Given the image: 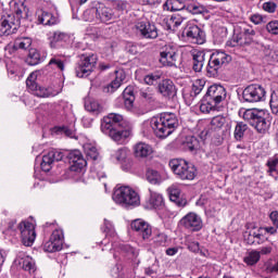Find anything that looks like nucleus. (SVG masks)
<instances>
[{
	"mask_svg": "<svg viewBox=\"0 0 278 278\" xmlns=\"http://www.w3.org/2000/svg\"><path fill=\"white\" fill-rule=\"evenodd\" d=\"M18 29V21L14 15H3L0 18V36H10L16 34Z\"/></svg>",
	"mask_w": 278,
	"mask_h": 278,
	"instance_id": "17",
	"label": "nucleus"
},
{
	"mask_svg": "<svg viewBox=\"0 0 278 278\" xmlns=\"http://www.w3.org/2000/svg\"><path fill=\"white\" fill-rule=\"evenodd\" d=\"M122 251H124V253H127V255L132 260L138 256V250L129 244L122 245Z\"/></svg>",
	"mask_w": 278,
	"mask_h": 278,
	"instance_id": "55",
	"label": "nucleus"
},
{
	"mask_svg": "<svg viewBox=\"0 0 278 278\" xmlns=\"http://www.w3.org/2000/svg\"><path fill=\"white\" fill-rule=\"evenodd\" d=\"M115 9L118 10V12H125V10H127V2L123 0L116 1Z\"/></svg>",
	"mask_w": 278,
	"mask_h": 278,
	"instance_id": "63",
	"label": "nucleus"
},
{
	"mask_svg": "<svg viewBox=\"0 0 278 278\" xmlns=\"http://www.w3.org/2000/svg\"><path fill=\"white\" fill-rule=\"evenodd\" d=\"M101 131L105 134V136H110L114 142H118L123 144L129 136H131L130 128H118V126L114 122H110L108 125L105 123V116L101 123Z\"/></svg>",
	"mask_w": 278,
	"mask_h": 278,
	"instance_id": "6",
	"label": "nucleus"
},
{
	"mask_svg": "<svg viewBox=\"0 0 278 278\" xmlns=\"http://www.w3.org/2000/svg\"><path fill=\"white\" fill-rule=\"evenodd\" d=\"M168 240V237L163 233L160 232L154 237V242L155 244H157L159 247H162V244H166V241Z\"/></svg>",
	"mask_w": 278,
	"mask_h": 278,
	"instance_id": "58",
	"label": "nucleus"
},
{
	"mask_svg": "<svg viewBox=\"0 0 278 278\" xmlns=\"http://www.w3.org/2000/svg\"><path fill=\"white\" fill-rule=\"evenodd\" d=\"M186 21L185 17L180 16L179 14H175L169 20V25H172L173 29H177Z\"/></svg>",
	"mask_w": 278,
	"mask_h": 278,
	"instance_id": "53",
	"label": "nucleus"
},
{
	"mask_svg": "<svg viewBox=\"0 0 278 278\" xmlns=\"http://www.w3.org/2000/svg\"><path fill=\"white\" fill-rule=\"evenodd\" d=\"M68 39V35L66 33L55 31L52 37V41L50 42L51 47H55L54 42H63Z\"/></svg>",
	"mask_w": 278,
	"mask_h": 278,
	"instance_id": "52",
	"label": "nucleus"
},
{
	"mask_svg": "<svg viewBox=\"0 0 278 278\" xmlns=\"http://www.w3.org/2000/svg\"><path fill=\"white\" fill-rule=\"evenodd\" d=\"M244 240L247 244H250V245L255 244V231L245 232Z\"/></svg>",
	"mask_w": 278,
	"mask_h": 278,
	"instance_id": "60",
	"label": "nucleus"
},
{
	"mask_svg": "<svg viewBox=\"0 0 278 278\" xmlns=\"http://www.w3.org/2000/svg\"><path fill=\"white\" fill-rule=\"evenodd\" d=\"M126 51L128 53H130L131 55H136V53H138V46H136V43L131 42V41H127L126 42V47H125Z\"/></svg>",
	"mask_w": 278,
	"mask_h": 278,
	"instance_id": "59",
	"label": "nucleus"
},
{
	"mask_svg": "<svg viewBox=\"0 0 278 278\" xmlns=\"http://www.w3.org/2000/svg\"><path fill=\"white\" fill-rule=\"evenodd\" d=\"M83 18L87 23H94V21L110 23V21H114V10L105 3L93 1L90 8L83 13Z\"/></svg>",
	"mask_w": 278,
	"mask_h": 278,
	"instance_id": "2",
	"label": "nucleus"
},
{
	"mask_svg": "<svg viewBox=\"0 0 278 278\" xmlns=\"http://www.w3.org/2000/svg\"><path fill=\"white\" fill-rule=\"evenodd\" d=\"M169 200L176 203L177 207H186L188 205V200L181 198V189L177 185H173L168 188Z\"/></svg>",
	"mask_w": 278,
	"mask_h": 278,
	"instance_id": "27",
	"label": "nucleus"
},
{
	"mask_svg": "<svg viewBox=\"0 0 278 278\" xmlns=\"http://www.w3.org/2000/svg\"><path fill=\"white\" fill-rule=\"evenodd\" d=\"M186 5L181 0H167L163 4V10H167V12H181V10H186Z\"/></svg>",
	"mask_w": 278,
	"mask_h": 278,
	"instance_id": "30",
	"label": "nucleus"
},
{
	"mask_svg": "<svg viewBox=\"0 0 278 278\" xmlns=\"http://www.w3.org/2000/svg\"><path fill=\"white\" fill-rule=\"evenodd\" d=\"M205 88V79H197L191 87V90L189 92L184 93V99L187 103V105H192L194 103V99L203 92V89Z\"/></svg>",
	"mask_w": 278,
	"mask_h": 278,
	"instance_id": "22",
	"label": "nucleus"
},
{
	"mask_svg": "<svg viewBox=\"0 0 278 278\" xmlns=\"http://www.w3.org/2000/svg\"><path fill=\"white\" fill-rule=\"evenodd\" d=\"M49 66H51L53 68H58L59 71H64L65 62L62 59H60V56H53L49 61Z\"/></svg>",
	"mask_w": 278,
	"mask_h": 278,
	"instance_id": "48",
	"label": "nucleus"
},
{
	"mask_svg": "<svg viewBox=\"0 0 278 278\" xmlns=\"http://www.w3.org/2000/svg\"><path fill=\"white\" fill-rule=\"evenodd\" d=\"M185 10L190 14H203V12H205V8L194 1L187 3Z\"/></svg>",
	"mask_w": 278,
	"mask_h": 278,
	"instance_id": "37",
	"label": "nucleus"
},
{
	"mask_svg": "<svg viewBox=\"0 0 278 278\" xmlns=\"http://www.w3.org/2000/svg\"><path fill=\"white\" fill-rule=\"evenodd\" d=\"M253 37H249L247 35H243L242 33L233 34L231 39L227 41V47H247L249 45H252Z\"/></svg>",
	"mask_w": 278,
	"mask_h": 278,
	"instance_id": "26",
	"label": "nucleus"
},
{
	"mask_svg": "<svg viewBox=\"0 0 278 278\" xmlns=\"http://www.w3.org/2000/svg\"><path fill=\"white\" fill-rule=\"evenodd\" d=\"M127 155H129V151L126 148L118 149L114 154L113 157L119 163L127 161Z\"/></svg>",
	"mask_w": 278,
	"mask_h": 278,
	"instance_id": "45",
	"label": "nucleus"
},
{
	"mask_svg": "<svg viewBox=\"0 0 278 278\" xmlns=\"http://www.w3.org/2000/svg\"><path fill=\"white\" fill-rule=\"evenodd\" d=\"M263 10L264 12H268V14H275L277 12V3L273 1L264 2Z\"/></svg>",
	"mask_w": 278,
	"mask_h": 278,
	"instance_id": "56",
	"label": "nucleus"
},
{
	"mask_svg": "<svg viewBox=\"0 0 278 278\" xmlns=\"http://www.w3.org/2000/svg\"><path fill=\"white\" fill-rule=\"evenodd\" d=\"M131 230L137 231L142 240H149L153 236V228L143 219H135L130 224Z\"/></svg>",
	"mask_w": 278,
	"mask_h": 278,
	"instance_id": "21",
	"label": "nucleus"
},
{
	"mask_svg": "<svg viewBox=\"0 0 278 278\" xmlns=\"http://www.w3.org/2000/svg\"><path fill=\"white\" fill-rule=\"evenodd\" d=\"M140 97L146 101H149V103H153L155 101V91L151 88H147L140 91Z\"/></svg>",
	"mask_w": 278,
	"mask_h": 278,
	"instance_id": "46",
	"label": "nucleus"
},
{
	"mask_svg": "<svg viewBox=\"0 0 278 278\" xmlns=\"http://www.w3.org/2000/svg\"><path fill=\"white\" fill-rule=\"evenodd\" d=\"M63 244L64 232L60 229H55L51 233L49 241L43 244V251H46V253H55L62 251Z\"/></svg>",
	"mask_w": 278,
	"mask_h": 278,
	"instance_id": "10",
	"label": "nucleus"
},
{
	"mask_svg": "<svg viewBox=\"0 0 278 278\" xmlns=\"http://www.w3.org/2000/svg\"><path fill=\"white\" fill-rule=\"evenodd\" d=\"M151 153H153V148L144 142H139L134 146L135 157H149Z\"/></svg>",
	"mask_w": 278,
	"mask_h": 278,
	"instance_id": "28",
	"label": "nucleus"
},
{
	"mask_svg": "<svg viewBox=\"0 0 278 278\" xmlns=\"http://www.w3.org/2000/svg\"><path fill=\"white\" fill-rule=\"evenodd\" d=\"M150 205L154 207V210H160L164 207V198L162 194L150 190Z\"/></svg>",
	"mask_w": 278,
	"mask_h": 278,
	"instance_id": "34",
	"label": "nucleus"
},
{
	"mask_svg": "<svg viewBox=\"0 0 278 278\" xmlns=\"http://www.w3.org/2000/svg\"><path fill=\"white\" fill-rule=\"evenodd\" d=\"M147 179L150 184L156 185L160 184V173L154 169L147 170Z\"/></svg>",
	"mask_w": 278,
	"mask_h": 278,
	"instance_id": "49",
	"label": "nucleus"
},
{
	"mask_svg": "<svg viewBox=\"0 0 278 278\" xmlns=\"http://www.w3.org/2000/svg\"><path fill=\"white\" fill-rule=\"evenodd\" d=\"M85 152L86 155L91 160H99V151L97 150V148H94V146H85Z\"/></svg>",
	"mask_w": 278,
	"mask_h": 278,
	"instance_id": "51",
	"label": "nucleus"
},
{
	"mask_svg": "<svg viewBox=\"0 0 278 278\" xmlns=\"http://www.w3.org/2000/svg\"><path fill=\"white\" fill-rule=\"evenodd\" d=\"M260 260H261L260 251L257 250H252L248 252L243 257V262L244 264H247V266H255V264H257Z\"/></svg>",
	"mask_w": 278,
	"mask_h": 278,
	"instance_id": "35",
	"label": "nucleus"
},
{
	"mask_svg": "<svg viewBox=\"0 0 278 278\" xmlns=\"http://www.w3.org/2000/svg\"><path fill=\"white\" fill-rule=\"evenodd\" d=\"M227 99V90L223 85H212L207 88V91L204 96V101H210L215 105L223 103Z\"/></svg>",
	"mask_w": 278,
	"mask_h": 278,
	"instance_id": "11",
	"label": "nucleus"
},
{
	"mask_svg": "<svg viewBox=\"0 0 278 278\" xmlns=\"http://www.w3.org/2000/svg\"><path fill=\"white\" fill-rule=\"evenodd\" d=\"M137 34L148 40H155L157 38V27L147 21L137 22L135 25Z\"/></svg>",
	"mask_w": 278,
	"mask_h": 278,
	"instance_id": "16",
	"label": "nucleus"
},
{
	"mask_svg": "<svg viewBox=\"0 0 278 278\" xmlns=\"http://www.w3.org/2000/svg\"><path fill=\"white\" fill-rule=\"evenodd\" d=\"M182 36H186L193 45H203L205 42V31L195 24H188L182 31Z\"/></svg>",
	"mask_w": 278,
	"mask_h": 278,
	"instance_id": "14",
	"label": "nucleus"
},
{
	"mask_svg": "<svg viewBox=\"0 0 278 278\" xmlns=\"http://www.w3.org/2000/svg\"><path fill=\"white\" fill-rule=\"evenodd\" d=\"M160 79H162V72H154L146 75L143 81L147 86H155Z\"/></svg>",
	"mask_w": 278,
	"mask_h": 278,
	"instance_id": "39",
	"label": "nucleus"
},
{
	"mask_svg": "<svg viewBox=\"0 0 278 278\" xmlns=\"http://www.w3.org/2000/svg\"><path fill=\"white\" fill-rule=\"evenodd\" d=\"M38 23L40 25H55L58 23V17L53 16L50 12L40 11L38 14Z\"/></svg>",
	"mask_w": 278,
	"mask_h": 278,
	"instance_id": "33",
	"label": "nucleus"
},
{
	"mask_svg": "<svg viewBox=\"0 0 278 278\" xmlns=\"http://www.w3.org/2000/svg\"><path fill=\"white\" fill-rule=\"evenodd\" d=\"M56 131L59 134H64V136H67V138L75 137V130L68 126H59V127H56Z\"/></svg>",
	"mask_w": 278,
	"mask_h": 278,
	"instance_id": "54",
	"label": "nucleus"
},
{
	"mask_svg": "<svg viewBox=\"0 0 278 278\" xmlns=\"http://www.w3.org/2000/svg\"><path fill=\"white\" fill-rule=\"evenodd\" d=\"M266 30L268 34H273L274 36H278V21H271L266 25Z\"/></svg>",
	"mask_w": 278,
	"mask_h": 278,
	"instance_id": "57",
	"label": "nucleus"
},
{
	"mask_svg": "<svg viewBox=\"0 0 278 278\" xmlns=\"http://www.w3.org/2000/svg\"><path fill=\"white\" fill-rule=\"evenodd\" d=\"M13 47H14V49L27 50V49H29V47H31V38H29V37L17 38V39H15Z\"/></svg>",
	"mask_w": 278,
	"mask_h": 278,
	"instance_id": "40",
	"label": "nucleus"
},
{
	"mask_svg": "<svg viewBox=\"0 0 278 278\" xmlns=\"http://www.w3.org/2000/svg\"><path fill=\"white\" fill-rule=\"evenodd\" d=\"M151 127L157 138H168L179 127V119L175 113H161L151 118Z\"/></svg>",
	"mask_w": 278,
	"mask_h": 278,
	"instance_id": "1",
	"label": "nucleus"
},
{
	"mask_svg": "<svg viewBox=\"0 0 278 278\" xmlns=\"http://www.w3.org/2000/svg\"><path fill=\"white\" fill-rule=\"evenodd\" d=\"M97 66V55L94 54H81L75 71L78 77H88L90 73Z\"/></svg>",
	"mask_w": 278,
	"mask_h": 278,
	"instance_id": "9",
	"label": "nucleus"
},
{
	"mask_svg": "<svg viewBox=\"0 0 278 278\" xmlns=\"http://www.w3.org/2000/svg\"><path fill=\"white\" fill-rule=\"evenodd\" d=\"M229 62H231V55L223 51H214L210 56L206 67L207 75L211 77H218V71H220L223 66H227Z\"/></svg>",
	"mask_w": 278,
	"mask_h": 278,
	"instance_id": "7",
	"label": "nucleus"
},
{
	"mask_svg": "<svg viewBox=\"0 0 278 278\" xmlns=\"http://www.w3.org/2000/svg\"><path fill=\"white\" fill-rule=\"evenodd\" d=\"M24 247H31L36 241V227L29 222H22L18 225Z\"/></svg>",
	"mask_w": 278,
	"mask_h": 278,
	"instance_id": "13",
	"label": "nucleus"
},
{
	"mask_svg": "<svg viewBox=\"0 0 278 278\" xmlns=\"http://www.w3.org/2000/svg\"><path fill=\"white\" fill-rule=\"evenodd\" d=\"M243 121H247L258 134H264L270 127L269 114L264 110L248 109L243 111Z\"/></svg>",
	"mask_w": 278,
	"mask_h": 278,
	"instance_id": "3",
	"label": "nucleus"
},
{
	"mask_svg": "<svg viewBox=\"0 0 278 278\" xmlns=\"http://www.w3.org/2000/svg\"><path fill=\"white\" fill-rule=\"evenodd\" d=\"M169 167L174 175H176L178 179H182V181H192V179L197 177V168L194 165H191L184 159L170 160Z\"/></svg>",
	"mask_w": 278,
	"mask_h": 278,
	"instance_id": "5",
	"label": "nucleus"
},
{
	"mask_svg": "<svg viewBox=\"0 0 278 278\" xmlns=\"http://www.w3.org/2000/svg\"><path fill=\"white\" fill-rule=\"evenodd\" d=\"M127 78V75L125 74V71L117 70L115 71V78L106 87H104V92H116L119 86H123V81Z\"/></svg>",
	"mask_w": 278,
	"mask_h": 278,
	"instance_id": "25",
	"label": "nucleus"
},
{
	"mask_svg": "<svg viewBox=\"0 0 278 278\" xmlns=\"http://www.w3.org/2000/svg\"><path fill=\"white\" fill-rule=\"evenodd\" d=\"M85 110H87V112H91L92 114H99V112H101L102 108H101V104H99V101L87 100L85 102Z\"/></svg>",
	"mask_w": 278,
	"mask_h": 278,
	"instance_id": "41",
	"label": "nucleus"
},
{
	"mask_svg": "<svg viewBox=\"0 0 278 278\" xmlns=\"http://www.w3.org/2000/svg\"><path fill=\"white\" fill-rule=\"evenodd\" d=\"M242 99L245 103H260L266 99V89L262 85H249L243 89Z\"/></svg>",
	"mask_w": 278,
	"mask_h": 278,
	"instance_id": "8",
	"label": "nucleus"
},
{
	"mask_svg": "<svg viewBox=\"0 0 278 278\" xmlns=\"http://www.w3.org/2000/svg\"><path fill=\"white\" fill-rule=\"evenodd\" d=\"M67 159L70 162V170L73 173H79V170L86 167V159H84V155L79 150L70 152Z\"/></svg>",
	"mask_w": 278,
	"mask_h": 278,
	"instance_id": "18",
	"label": "nucleus"
},
{
	"mask_svg": "<svg viewBox=\"0 0 278 278\" xmlns=\"http://www.w3.org/2000/svg\"><path fill=\"white\" fill-rule=\"evenodd\" d=\"M194 73H201L205 64V52L198 51L192 55Z\"/></svg>",
	"mask_w": 278,
	"mask_h": 278,
	"instance_id": "32",
	"label": "nucleus"
},
{
	"mask_svg": "<svg viewBox=\"0 0 278 278\" xmlns=\"http://www.w3.org/2000/svg\"><path fill=\"white\" fill-rule=\"evenodd\" d=\"M263 231H265V233H268L269 236H276L277 231H278V226H267V227H263Z\"/></svg>",
	"mask_w": 278,
	"mask_h": 278,
	"instance_id": "62",
	"label": "nucleus"
},
{
	"mask_svg": "<svg viewBox=\"0 0 278 278\" xmlns=\"http://www.w3.org/2000/svg\"><path fill=\"white\" fill-rule=\"evenodd\" d=\"M105 123L106 125H110V123H114L118 129H125V116H123L119 113H109L105 116Z\"/></svg>",
	"mask_w": 278,
	"mask_h": 278,
	"instance_id": "29",
	"label": "nucleus"
},
{
	"mask_svg": "<svg viewBox=\"0 0 278 278\" xmlns=\"http://www.w3.org/2000/svg\"><path fill=\"white\" fill-rule=\"evenodd\" d=\"M249 127L247 126V124L240 122L237 123L236 127H235V139L236 140H242V138H244V131H247Z\"/></svg>",
	"mask_w": 278,
	"mask_h": 278,
	"instance_id": "42",
	"label": "nucleus"
},
{
	"mask_svg": "<svg viewBox=\"0 0 278 278\" xmlns=\"http://www.w3.org/2000/svg\"><path fill=\"white\" fill-rule=\"evenodd\" d=\"M26 0H12L10 2V9L15 14L16 21H21V18H27V14H29V9H27Z\"/></svg>",
	"mask_w": 278,
	"mask_h": 278,
	"instance_id": "24",
	"label": "nucleus"
},
{
	"mask_svg": "<svg viewBox=\"0 0 278 278\" xmlns=\"http://www.w3.org/2000/svg\"><path fill=\"white\" fill-rule=\"evenodd\" d=\"M267 166L269 168L268 173H275L278 166V159H270L267 161Z\"/></svg>",
	"mask_w": 278,
	"mask_h": 278,
	"instance_id": "61",
	"label": "nucleus"
},
{
	"mask_svg": "<svg viewBox=\"0 0 278 278\" xmlns=\"http://www.w3.org/2000/svg\"><path fill=\"white\" fill-rule=\"evenodd\" d=\"M123 97L126 110H134V102L136 101V96H134V89L131 87H126L123 91Z\"/></svg>",
	"mask_w": 278,
	"mask_h": 278,
	"instance_id": "31",
	"label": "nucleus"
},
{
	"mask_svg": "<svg viewBox=\"0 0 278 278\" xmlns=\"http://www.w3.org/2000/svg\"><path fill=\"white\" fill-rule=\"evenodd\" d=\"M185 147L189 149V151H194L197 147H199V140H197V137L189 136L186 138Z\"/></svg>",
	"mask_w": 278,
	"mask_h": 278,
	"instance_id": "50",
	"label": "nucleus"
},
{
	"mask_svg": "<svg viewBox=\"0 0 278 278\" xmlns=\"http://www.w3.org/2000/svg\"><path fill=\"white\" fill-rule=\"evenodd\" d=\"M269 219L271 220V224L275 225L276 227H278V212L277 211H273L269 214Z\"/></svg>",
	"mask_w": 278,
	"mask_h": 278,
	"instance_id": "64",
	"label": "nucleus"
},
{
	"mask_svg": "<svg viewBox=\"0 0 278 278\" xmlns=\"http://www.w3.org/2000/svg\"><path fill=\"white\" fill-rule=\"evenodd\" d=\"M20 264L27 273H36V262L31 256H24L21 258Z\"/></svg>",
	"mask_w": 278,
	"mask_h": 278,
	"instance_id": "36",
	"label": "nucleus"
},
{
	"mask_svg": "<svg viewBox=\"0 0 278 278\" xmlns=\"http://www.w3.org/2000/svg\"><path fill=\"white\" fill-rule=\"evenodd\" d=\"M217 104H214V102H210V100H205V97H203V102L200 104V112L202 114H210L212 110L216 109Z\"/></svg>",
	"mask_w": 278,
	"mask_h": 278,
	"instance_id": "44",
	"label": "nucleus"
},
{
	"mask_svg": "<svg viewBox=\"0 0 278 278\" xmlns=\"http://www.w3.org/2000/svg\"><path fill=\"white\" fill-rule=\"evenodd\" d=\"M225 123H227V118L223 115H217L211 121L212 129H223V127H225Z\"/></svg>",
	"mask_w": 278,
	"mask_h": 278,
	"instance_id": "43",
	"label": "nucleus"
},
{
	"mask_svg": "<svg viewBox=\"0 0 278 278\" xmlns=\"http://www.w3.org/2000/svg\"><path fill=\"white\" fill-rule=\"evenodd\" d=\"M26 62L29 66L40 64V52L37 49H30Z\"/></svg>",
	"mask_w": 278,
	"mask_h": 278,
	"instance_id": "38",
	"label": "nucleus"
},
{
	"mask_svg": "<svg viewBox=\"0 0 278 278\" xmlns=\"http://www.w3.org/2000/svg\"><path fill=\"white\" fill-rule=\"evenodd\" d=\"M34 79V74H30L29 77L26 79V86L29 88V90H33L35 92L36 97L40 98H49V97H58L60 94L59 90H55L51 87H40Z\"/></svg>",
	"mask_w": 278,
	"mask_h": 278,
	"instance_id": "12",
	"label": "nucleus"
},
{
	"mask_svg": "<svg viewBox=\"0 0 278 278\" xmlns=\"http://www.w3.org/2000/svg\"><path fill=\"white\" fill-rule=\"evenodd\" d=\"M264 227H260L257 231H254V242L255 244H264L268 238L264 235Z\"/></svg>",
	"mask_w": 278,
	"mask_h": 278,
	"instance_id": "47",
	"label": "nucleus"
},
{
	"mask_svg": "<svg viewBox=\"0 0 278 278\" xmlns=\"http://www.w3.org/2000/svg\"><path fill=\"white\" fill-rule=\"evenodd\" d=\"M157 92L165 97V99H173V97H177V87L175 83L170 79H163L157 85Z\"/></svg>",
	"mask_w": 278,
	"mask_h": 278,
	"instance_id": "23",
	"label": "nucleus"
},
{
	"mask_svg": "<svg viewBox=\"0 0 278 278\" xmlns=\"http://www.w3.org/2000/svg\"><path fill=\"white\" fill-rule=\"evenodd\" d=\"M62 160H64V152L50 150L46 155L42 156L41 170L49 173L53 162H62Z\"/></svg>",
	"mask_w": 278,
	"mask_h": 278,
	"instance_id": "19",
	"label": "nucleus"
},
{
	"mask_svg": "<svg viewBox=\"0 0 278 278\" xmlns=\"http://www.w3.org/2000/svg\"><path fill=\"white\" fill-rule=\"evenodd\" d=\"M178 58L179 55L177 54V49L173 48V46H166L161 52L160 63L163 66H177Z\"/></svg>",
	"mask_w": 278,
	"mask_h": 278,
	"instance_id": "20",
	"label": "nucleus"
},
{
	"mask_svg": "<svg viewBox=\"0 0 278 278\" xmlns=\"http://www.w3.org/2000/svg\"><path fill=\"white\" fill-rule=\"evenodd\" d=\"M112 199L122 207H138L140 205V194L129 186L115 189Z\"/></svg>",
	"mask_w": 278,
	"mask_h": 278,
	"instance_id": "4",
	"label": "nucleus"
},
{
	"mask_svg": "<svg viewBox=\"0 0 278 278\" xmlns=\"http://www.w3.org/2000/svg\"><path fill=\"white\" fill-rule=\"evenodd\" d=\"M179 225L189 231H201V229H203V220L197 213H189L185 215L180 219Z\"/></svg>",
	"mask_w": 278,
	"mask_h": 278,
	"instance_id": "15",
	"label": "nucleus"
}]
</instances>
